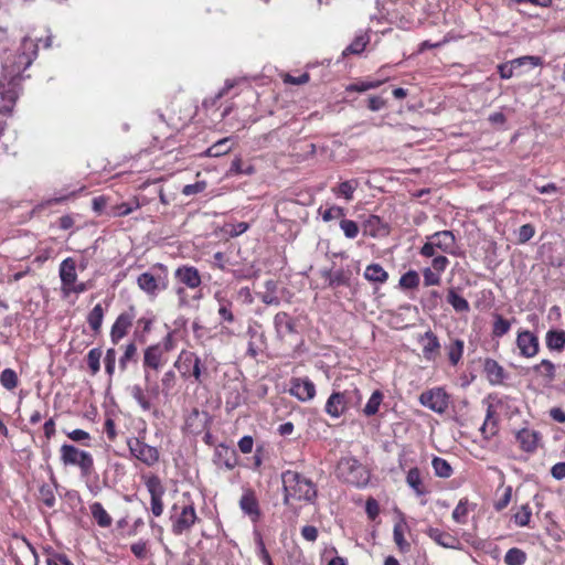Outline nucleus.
I'll list each match as a JSON object with an SVG mask.
<instances>
[{
  "label": "nucleus",
  "mask_w": 565,
  "mask_h": 565,
  "mask_svg": "<svg viewBox=\"0 0 565 565\" xmlns=\"http://www.w3.org/2000/svg\"><path fill=\"white\" fill-rule=\"evenodd\" d=\"M282 483V503L288 508H292V501L315 504L318 499V487L302 473L295 470H285L280 475Z\"/></svg>",
  "instance_id": "f257e3e1"
},
{
  "label": "nucleus",
  "mask_w": 565,
  "mask_h": 565,
  "mask_svg": "<svg viewBox=\"0 0 565 565\" xmlns=\"http://www.w3.org/2000/svg\"><path fill=\"white\" fill-rule=\"evenodd\" d=\"M174 367L184 380L193 377L199 384H201L203 377L207 375V367L204 365L201 358L191 351L183 350L174 362Z\"/></svg>",
  "instance_id": "f03ea898"
},
{
  "label": "nucleus",
  "mask_w": 565,
  "mask_h": 565,
  "mask_svg": "<svg viewBox=\"0 0 565 565\" xmlns=\"http://www.w3.org/2000/svg\"><path fill=\"white\" fill-rule=\"evenodd\" d=\"M61 461L64 466H77L81 477L86 478L94 471V458L90 452L81 450L71 444H63L60 449Z\"/></svg>",
  "instance_id": "7ed1b4c3"
},
{
  "label": "nucleus",
  "mask_w": 565,
  "mask_h": 565,
  "mask_svg": "<svg viewBox=\"0 0 565 565\" xmlns=\"http://www.w3.org/2000/svg\"><path fill=\"white\" fill-rule=\"evenodd\" d=\"M20 75L0 78V115H10L17 104L21 90Z\"/></svg>",
  "instance_id": "20e7f679"
},
{
  "label": "nucleus",
  "mask_w": 565,
  "mask_h": 565,
  "mask_svg": "<svg viewBox=\"0 0 565 565\" xmlns=\"http://www.w3.org/2000/svg\"><path fill=\"white\" fill-rule=\"evenodd\" d=\"M338 475L345 482L363 487L369 481V475L360 461L353 457L341 458L338 462Z\"/></svg>",
  "instance_id": "39448f33"
},
{
  "label": "nucleus",
  "mask_w": 565,
  "mask_h": 565,
  "mask_svg": "<svg viewBox=\"0 0 565 565\" xmlns=\"http://www.w3.org/2000/svg\"><path fill=\"white\" fill-rule=\"evenodd\" d=\"M179 505L174 503L170 515L172 522L171 530L174 535H181L183 532L189 531L198 520L193 504L183 505L180 513H177Z\"/></svg>",
  "instance_id": "423d86ee"
},
{
  "label": "nucleus",
  "mask_w": 565,
  "mask_h": 565,
  "mask_svg": "<svg viewBox=\"0 0 565 565\" xmlns=\"http://www.w3.org/2000/svg\"><path fill=\"white\" fill-rule=\"evenodd\" d=\"M127 446L131 456L148 467H152L159 461L160 452L158 448L146 444L138 437L128 438Z\"/></svg>",
  "instance_id": "0eeeda50"
},
{
  "label": "nucleus",
  "mask_w": 565,
  "mask_h": 565,
  "mask_svg": "<svg viewBox=\"0 0 565 565\" xmlns=\"http://www.w3.org/2000/svg\"><path fill=\"white\" fill-rule=\"evenodd\" d=\"M419 403L437 414H443L448 408L449 395L443 387L431 388L419 395Z\"/></svg>",
  "instance_id": "6e6552de"
},
{
  "label": "nucleus",
  "mask_w": 565,
  "mask_h": 565,
  "mask_svg": "<svg viewBox=\"0 0 565 565\" xmlns=\"http://www.w3.org/2000/svg\"><path fill=\"white\" fill-rule=\"evenodd\" d=\"M274 328L279 340L287 337L298 335L297 319L286 311H279L274 317Z\"/></svg>",
  "instance_id": "1a4fd4ad"
},
{
  "label": "nucleus",
  "mask_w": 565,
  "mask_h": 565,
  "mask_svg": "<svg viewBox=\"0 0 565 565\" xmlns=\"http://www.w3.org/2000/svg\"><path fill=\"white\" fill-rule=\"evenodd\" d=\"M146 487L150 493V505L151 512L154 516H160L163 512L162 497L164 494V488L158 476H151L146 481Z\"/></svg>",
  "instance_id": "9d476101"
},
{
  "label": "nucleus",
  "mask_w": 565,
  "mask_h": 565,
  "mask_svg": "<svg viewBox=\"0 0 565 565\" xmlns=\"http://www.w3.org/2000/svg\"><path fill=\"white\" fill-rule=\"evenodd\" d=\"M136 318L135 308L131 306L127 311L121 312L114 322L110 330V340L117 344L122 339Z\"/></svg>",
  "instance_id": "9b49d317"
},
{
  "label": "nucleus",
  "mask_w": 565,
  "mask_h": 565,
  "mask_svg": "<svg viewBox=\"0 0 565 565\" xmlns=\"http://www.w3.org/2000/svg\"><path fill=\"white\" fill-rule=\"evenodd\" d=\"M515 342L523 358H534L540 351L539 338L529 330H520Z\"/></svg>",
  "instance_id": "f8f14e48"
},
{
  "label": "nucleus",
  "mask_w": 565,
  "mask_h": 565,
  "mask_svg": "<svg viewBox=\"0 0 565 565\" xmlns=\"http://www.w3.org/2000/svg\"><path fill=\"white\" fill-rule=\"evenodd\" d=\"M289 393L301 402H307L316 396V385L309 377L291 380Z\"/></svg>",
  "instance_id": "ddd939ff"
},
{
  "label": "nucleus",
  "mask_w": 565,
  "mask_h": 565,
  "mask_svg": "<svg viewBox=\"0 0 565 565\" xmlns=\"http://www.w3.org/2000/svg\"><path fill=\"white\" fill-rule=\"evenodd\" d=\"M174 278L179 284L190 289L198 288L202 282L199 270L194 266L189 265L179 266L174 270Z\"/></svg>",
  "instance_id": "4468645a"
},
{
  "label": "nucleus",
  "mask_w": 565,
  "mask_h": 565,
  "mask_svg": "<svg viewBox=\"0 0 565 565\" xmlns=\"http://www.w3.org/2000/svg\"><path fill=\"white\" fill-rule=\"evenodd\" d=\"M425 533L436 544H438L445 548H452V550H459V551H461L463 548L460 540L449 532L441 531L438 527H428Z\"/></svg>",
  "instance_id": "2eb2a0df"
},
{
  "label": "nucleus",
  "mask_w": 565,
  "mask_h": 565,
  "mask_svg": "<svg viewBox=\"0 0 565 565\" xmlns=\"http://www.w3.org/2000/svg\"><path fill=\"white\" fill-rule=\"evenodd\" d=\"M238 504L243 513L248 515L252 521L255 522L260 518L259 502L253 489L244 490Z\"/></svg>",
  "instance_id": "dca6fc26"
},
{
  "label": "nucleus",
  "mask_w": 565,
  "mask_h": 565,
  "mask_svg": "<svg viewBox=\"0 0 565 565\" xmlns=\"http://www.w3.org/2000/svg\"><path fill=\"white\" fill-rule=\"evenodd\" d=\"M433 241V245L443 253L456 255V238L451 231H439L428 236Z\"/></svg>",
  "instance_id": "f3484780"
},
{
  "label": "nucleus",
  "mask_w": 565,
  "mask_h": 565,
  "mask_svg": "<svg viewBox=\"0 0 565 565\" xmlns=\"http://www.w3.org/2000/svg\"><path fill=\"white\" fill-rule=\"evenodd\" d=\"M390 232L388 225L377 215H369L363 222V234L371 237H383Z\"/></svg>",
  "instance_id": "a211bd4d"
},
{
  "label": "nucleus",
  "mask_w": 565,
  "mask_h": 565,
  "mask_svg": "<svg viewBox=\"0 0 565 565\" xmlns=\"http://www.w3.org/2000/svg\"><path fill=\"white\" fill-rule=\"evenodd\" d=\"M214 457V461L223 465L227 470H232L238 465L236 450L223 444L216 447Z\"/></svg>",
  "instance_id": "6ab92c4d"
},
{
  "label": "nucleus",
  "mask_w": 565,
  "mask_h": 565,
  "mask_svg": "<svg viewBox=\"0 0 565 565\" xmlns=\"http://www.w3.org/2000/svg\"><path fill=\"white\" fill-rule=\"evenodd\" d=\"M483 371L491 385H500L507 379L504 369L491 358L484 360Z\"/></svg>",
  "instance_id": "aec40b11"
},
{
  "label": "nucleus",
  "mask_w": 565,
  "mask_h": 565,
  "mask_svg": "<svg viewBox=\"0 0 565 565\" xmlns=\"http://www.w3.org/2000/svg\"><path fill=\"white\" fill-rule=\"evenodd\" d=\"M520 448L525 452H534L537 449L540 433L529 428H522L515 434Z\"/></svg>",
  "instance_id": "412c9836"
},
{
  "label": "nucleus",
  "mask_w": 565,
  "mask_h": 565,
  "mask_svg": "<svg viewBox=\"0 0 565 565\" xmlns=\"http://www.w3.org/2000/svg\"><path fill=\"white\" fill-rule=\"evenodd\" d=\"M347 409L345 395L342 392H333L327 399L324 412L332 418H339Z\"/></svg>",
  "instance_id": "4be33fe9"
},
{
  "label": "nucleus",
  "mask_w": 565,
  "mask_h": 565,
  "mask_svg": "<svg viewBox=\"0 0 565 565\" xmlns=\"http://www.w3.org/2000/svg\"><path fill=\"white\" fill-rule=\"evenodd\" d=\"M138 287L148 295L154 296L160 289H166L167 282L157 279L150 273H142L137 278Z\"/></svg>",
  "instance_id": "5701e85b"
},
{
  "label": "nucleus",
  "mask_w": 565,
  "mask_h": 565,
  "mask_svg": "<svg viewBox=\"0 0 565 565\" xmlns=\"http://www.w3.org/2000/svg\"><path fill=\"white\" fill-rule=\"evenodd\" d=\"M419 341H426L423 347L424 359L427 361H434L440 349L438 337L431 330H428L419 338Z\"/></svg>",
  "instance_id": "b1692460"
},
{
  "label": "nucleus",
  "mask_w": 565,
  "mask_h": 565,
  "mask_svg": "<svg viewBox=\"0 0 565 565\" xmlns=\"http://www.w3.org/2000/svg\"><path fill=\"white\" fill-rule=\"evenodd\" d=\"M60 278L63 289L70 288L75 284L77 275L76 264L73 258L67 257L60 264Z\"/></svg>",
  "instance_id": "393cba45"
},
{
  "label": "nucleus",
  "mask_w": 565,
  "mask_h": 565,
  "mask_svg": "<svg viewBox=\"0 0 565 565\" xmlns=\"http://www.w3.org/2000/svg\"><path fill=\"white\" fill-rule=\"evenodd\" d=\"M532 372L543 380L544 385H550L556 377L555 364L547 359H543L539 364H535Z\"/></svg>",
  "instance_id": "a878e982"
},
{
  "label": "nucleus",
  "mask_w": 565,
  "mask_h": 565,
  "mask_svg": "<svg viewBox=\"0 0 565 565\" xmlns=\"http://www.w3.org/2000/svg\"><path fill=\"white\" fill-rule=\"evenodd\" d=\"M163 350L160 344L150 345L143 353V367L159 370L161 366Z\"/></svg>",
  "instance_id": "bb28decb"
},
{
  "label": "nucleus",
  "mask_w": 565,
  "mask_h": 565,
  "mask_svg": "<svg viewBox=\"0 0 565 565\" xmlns=\"http://www.w3.org/2000/svg\"><path fill=\"white\" fill-rule=\"evenodd\" d=\"M545 343L550 351L563 352L565 349V331L551 329L546 332Z\"/></svg>",
  "instance_id": "cd10ccee"
},
{
  "label": "nucleus",
  "mask_w": 565,
  "mask_h": 565,
  "mask_svg": "<svg viewBox=\"0 0 565 565\" xmlns=\"http://www.w3.org/2000/svg\"><path fill=\"white\" fill-rule=\"evenodd\" d=\"M495 411L493 405L487 407L486 419L480 428L484 439L490 440L498 433V420L494 418Z\"/></svg>",
  "instance_id": "c85d7f7f"
},
{
  "label": "nucleus",
  "mask_w": 565,
  "mask_h": 565,
  "mask_svg": "<svg viewBox=\"0 0 565 565\" xmlns=\"http://www.w3.org/2000/svg\"><path fill=\"white\" fill-rule=\"evenodd\" d=\"M255 172L256 169L250 162L243 161L239 157H235L226 172V175H253Z\"/></svg>",
  "instance_id": "c756f323"
},
{
  "label": "nucleus",
  "mask_w": 565,
  "mask_h": 565,
  "mask_svg": "<svg viewBox=\"0 0 565 565\" xmlns=\"http://www.w3.org/2000/svg\"><path fill=\"white\" fill-rule=\"evenodd\" d=\"M406 483L414 490L416 495L422 497L428 493L427 489L423 486L420 471L417 467L411 468L406 476Z\"/></svg>",
  "instance_id": "7c9ffc66"
},
{
  "label": "nucleus",
  "mask_w": 565,
  "mask_h": 565,
  "mask_svg": "<svg viewBox=\"0 0 565 565\" xmlns=\"http://www.w3.org/2000/svg\"><path fill=\"white\" fill-rule=\"evenodd\" d=\"M363 276L366 280L375 284H384L388 279L387 271L380 264L366 266Z\"/></svg>",
  "instance_id": "2f4dec72"
},
{
  "label": "nucleus",
  "mask_w": 565,
  "mask_h": 565,
  "mask_svg": "<svg viewBox=\"0 0 565 565\" xmlns=\"http://www.w3.org/2000/svg\"><path fill=\"white\" fill-rule=\"evenodd\" d=\"M447 302L454 308L456 312L470 311V305L467 299L460 296L456 288H449L447 292Z\"/></svg>",
  "instance_id": "473e14b6"
},
{
  "label": "nucleus",
  "mask_w": 565,
  "mask_h": 565,
  "mask_svg": "<svg viewBox=\"0 0 565 565\" xmlns=\"http://www.w3.org/2000/svg\"><path fill=\"white\" fill-rule=\"evenodd\" d=\"M92 516L97 522V524L102 527H108L111 525V516L107 513V511L104 509L102 503L94 502L89 507Z\"/></svg>",
  "instance_id": "72a5a7b5"
},
{
  "label": "nucleus",
  "mask_w": 565,
  "mask_h": 565,
  "mask_svg": "<svg viewBox=\"0 0 565 565\" xmlns=\"http://www.w3.org/2000/svg\"><path fill=\"white\" fill-rule=\"evenodd\" d=\"M369 42L370 35L367 33H361L356 35L351 44L344 49L342 55L347 56L348 54H361L365 50Z\"/></svg>",
  "instance_id": "f704fd0d"
},
{
  "label": "nucleus",
  "mask_w": 565,
  "mask_h": 565,
  "mask_svg": "<svg viewBox=\"0 0 565 565\" xmlns=\"http://www.w3.org/2000/svg\"><path fill=\"white\" fill-rule=\"evenodd\" d=\"M218 301L217 313L222 322L233 323L235 321L234 315L232 312L233 303L226 298L218 297L216 295Z\"/></svg>",
  "instance_id": "c9c22d12"
},
{
  "label": "nucleus",
  "mask_w": 565,
  "mask_h": 565,
  "mask_svg": "<svg viewBox=\"0 0 565 565\" xmlns=\"http://www.w3.org/2000/svg\"><path fill=\"white\" fill-rule=\"evenodd\" d=\"M104 319V309L100 303H97L87 316V323L95 333L100 331Z\"/></svg>",
  "instance_id": "e433bc0d"
},
{
  "label": "nucleus",
  "mask_w": 565,
  "mask_h": 565,
  "mask_svg": "<svg viewBox=\"0 0 565 565\" xmlns=\"http://www.w3.org/2000/svg\"><path fill=\"white\" fill-rule=\"evenodd\" d=\"M465 343L460 339H455L447 347L448 359L451 365H457L462 358Z\"/></svg>",
  "instance_id": "4c0bfd02"
},
{
  "label": "nucleus",
  "mask_w": 565,
  "mask_h": 565,
  "mask_svg": "<svg viewBox=\"0 0 565 565\" xmlns=\"http://www.w3.org/2000/svg\"><path fill=\"white\" fill-rule=\"evenodd\" d=\"M431 466L435 475L439 478H449L454 472L450 463L441 457H434Z\"/></svg>",
  "instance_id": "58836bf2"
},
{
  "label": "nucleus",
  "mask_w": 565,
  "mask_h": 565,
  "mask_svg": "<svg viewBox=\"0 0 565 565\" xmlns=\"http://www.w3.org/2000/svg\"><path fill=\"white\" fill-rule=\"evenodd\" d=\"M247 333L250 337V340L248 341V347H247V354L250 355L252 358H255L258 355V353L260 351V348H259L257 341L263 343L264 334L250 327L248 328Z\"/></svg>",
  "instance_id": "ea45409f"
},
{
  "label": "nucleus",
  "mask_w": 565,
  "mask_h": 565,
  "mask_svg": "<svg viewBox=\"0 0 565 565\" xmlns=\"http://www.w3.org/2000/svg\"><path fill=\"white\" fill-rule=\"evenodd\" d=\"M358 186H359V181L356 179H351V180L341 182L338 185V189L334 190V192L338 195L343 196L347 201H351L353 199V193Z\"/></svg>",
  "instance_id": "a19ab883"
},
{
  "label": "nucleus",
  "mask_w": 565,
  "mask_h": 565,
  "mask_svg": "<svg viewBox=\"0 0 565 565\" xmlns=\"http://www.w3.org/2000/svg\"><path fill=\"white\" fill-rule=\"evenodd\" d=\"M129 362H137V347L134 342L125 347L124 354L119 359V369L121 372L127 370Z\"/></svg>",
  "instance_id": "79ce46f5"
},
{
  "label": "nucleus",
  "mask_w": 565,
  "mask_h": 565,
  "mask_svg": "<svg viewBox=\"0 0 565 565\" xmlns=\"http://www.w3.org/2000/svg\"><path fill=\"white\" fill-rule=\"evenodd\" d=\"M420 278L416 270L409 269L399 278V286L403 289H415L419 286Z\"/></svg>",
  "instance_id": "37998d69"
},
{
  "label": "nucleus",
  "mask_w": 565,
  "mask_h": 565,
  "mask_svg": "<svg viewBox=\"0 0 565 565\" xmlns=\"http://www.w3.org/2000/svg\"><path fill=\"white\" fill-rule=\"evenodd\" d=\"M231 139L230 138H223L215 143H213L210 148L206 150V156L209 157H220L225 153H227L231 150Z\"/></svg>",
  "instance_id": "c03bdc74"
},
{
  "label": "nucleus",
  "mask_w": 565,
  "mask_h": 565,
  "mask_svg": "<svg viewBox=\"0 0 565 565\" xmlns=\"http://www.w3.org/2000/svg\"><path fill=\"white\" fill-rule=\"evenodd\" d=\"M383 401V393L379 390L374 391L363 408L366 416L375 415L379 412L380 405Z\"/></svg>",
  "instance_id": "a18cd8bd"
},
{
  "label": "nucleus",
  "mask_w": 565,
  "mask_h": 565,
  "mask_svg": "<svg viewBox=\"0 0 565 565\" xmlns=\"http://www.w3.org/2000/svg\"><path fill=\"white\" fill-rule=\"evenodd\" d=\"M526 562V554L518 547L508 550L504 555V563L507 565H523Z\"/></svg>",
  "instance_id": "49530a36"
},
{
  "label": "nucleus",
  "mask_w": 565,
  "mask_h": 565,
  "mask_svg": "<svg viewBox=\"0 0 565 565\" xmlns=\"http://www.w3.org/2000/svg\"><path fill=\"white\" fill-rule=\"evenodd\" d=\"M0 383L8 391L14 390L19 384L17 372L12 369H4L0 374Z\"/></svg>",
  "instance_id": "de8ad7c7"
},
{
  "label": "nucleus",
  "mask_w": 565,
  "mask_h": 565,
  "mask_svg": "<svg viewBox=\"0 0 565 565\" xmlns=\"http://www.w3.org/2000/svg\"><path fill=\"white\" fill-rule=\"evenodd\" d=\"M46 565H74L66 554L58 553L52 547L45 550Z\"/></svg>",
  "instance_id": "09e8293b"
},
{
  "label": "nucleus",
  "mask_w": 565,
  "mask_h": 565,
  "mask_svg": "<svg viewBox=\"0 0 565 565\" xmlns=\"http://www.w3.org/2000/svg\"><path fill=\"white\" fill-rule=\"evenodd\" d=\"M440 299L441 294L438 290H429L422 297L420 303L426 310H436Z\"/></svg>",
  "instance_id": "8fccbe9b"
},
{
  "label": "nucleus",
  "mask_w": 565,
  "mask_h": 565,
  "mask_svg": "<svg viewBox=\"0 0 565 565\" xmlns=\"http://www.w3.org/2000/svg\"><path fill=\"white\" fill-rule=\"evenodd\" d=\"M511 322L503 318L501 315H494V322L492 328V335L494 338H501L509 332Z\"/></svg>",
  "instance_id": "3c124183"
},
{
  "label": "nucleus",
  "mask_w": 565,
  "mask_h": 565,
  "mask_svg": "<svg viewBox=\"0 0 565 565\" xmlns=\"http://www.w3.org/2000/svg\"><path fill=\"white\" fill-rule=\"evenodd\" d=\"M341 286H350V273L345 271L344 269H338L333 271L328 285L330 288H338Z\"/></svg>",
  "instance_id": "603ef678"
},
{
  "label": "nucleus",
  "mask_w": 565,
  "mask_h": 565,
  "mask_svg": "<svg viewBox=\"0 0 565 565\" xmlns=\"http://www.w3.org/2000/svg\"><path fill=\"white\" fill-rule=\"evenodd\" d=\"M468 499L462 498L459 500L457 507L452 511V519L458 524H466L467 523V515H468Z\"/></svg>",
  "instance_id": "864d4df0"
},
{
  "label": "nucleus",
  "mask_w": 565,
  "mask_h": 565,
  "mask_svg": "<svg viewBox=\"0 0 565 565\" xmlns=\"http://www.w3.org/2000/svg\"><path fill=\"white\" fill-rule=\"evenodd\" d=\"M102 354L100 348H94L87 354V364L93 375L97 374L100 370Z\"/></svg>",
  "instance_id": "5fc2aeb1"
},
{
  "label": "nucleus",
  "mask_w": 565,
  "mask_h": 565,
  "mask_svg": "<svg viewBox=\"0 0 565 565\" xmlns=\"http://www.w3.org/2000/svg\"><path fill=\"white\" fill-rule=\"evenodd\" d=\"M393 537H394V542L396 543L399 551H402V552L409 551L411 545L405 540L404 533H403V521H401L394 525Z\"/></svg>",
  "instance_id": "6e6d98bb"
},
{
  "label": "nucleus",
  "mask_w": 565,
  "mask_h": 565,
  "mask_svg": "<svg viewBox=\"0 0 565 565\" xmlns=\"http://www.w3.org/2000/svg\"><path fill=\"white\" fill-rule=\"evenodd\" d=\"M131 396L143 411L147 412L151 409L152 405L150 403V399L145 395L141 386L134 385L131 387Z\"/></svg>",
  "instance_id": "4d7b16f0"
},
{
  "label": "nucleus",
  "mask_w": 565,
  "mask_h": 565,
  "mask_svg": "<svg viewBox=\"0 0 565 565\" xmlns=\"http://www.w3.org/2000/svg\"><path fill=\"white\" fill-rule=\"evenodd\" d=\"M40 499L43 504L47 508H53L55 505L56 499L54 494V490L50 484H42L39 489Z\"/></svg>",
  "instance_id": "13d9d810"
},
{
  "label": "nucleus",
  "mask_w": 565,
  "mask_h": 565,
  "mask_svg": "<svg viewBox=\"0 0 565 565\" xmlns=\"http://www.w3.org/2000/svg\"><path fill=\"white\" fill-rule=\"evenodd\" d=\"M423 277H424V286L430 287V286H439L441 282V274L431 269L430 267H425L423 270Z\"/></svg>",
  "instance_id": "bf43d9fd"
},
{
  "label": "nucleus",
  "mask_w": 565,
  "mask_h": 565,
  "mask_svg": "<svg viewBox=\"0 0 565 565\" xmlns=\"http://www.w3.org/2000/svg\"><path fill=\"white\" fill-rule=\"evenodd\" d=\"M340 228L343 231L344 236L350 239L355 238L360 231L359 225L355 221L348 220L344 217L340 221Z\"/></svg>",
  "instance_id": "052dcab7"
},
{
  "label": "nucleus",
  "mask_w": 565,
  "mask_h": 565,
  "mask_svg": "<svg viewBox=\"0 0 565 565\" xmlns=\"http://www.w3.org/2000/svg\"><path fill=\"white\" fill-rule=\"evenodd\" d=\"M322 220L324 222H330L337 218H343L345 216V210L338 205H332L321 212Z\"/></svg>",
  "instance_id": "680f3d73"
},
{
  "label": "nucleus",
  "mask_w": 565,
  "mask_h": 565,
  "mask_svg": "<svg viewBox=\"0 0 565 565\" xmlns=\"http://www.w3.org/2000/svg\"><path fill=\"white\" fill-rule=\"evenodd\" d=\"M535 235V227L527 223L523 224L518 232V243L525 244Z\"/></svg>",
  "instance_id": "e2e57ef3"
},
{
  "label": "nucleus",
  "mask_w": 565,
  "mask_h": 565,
  "mask_svg": "<svg viewBox=\"0 0 565 565\" xmlns=\"http://www.w3.org/2000/svg\"><path fill=\"white\" fill-rule=\"evenodd\" d=\"M532 512L527 504L522 505L521 510L514 514V522L519 526H526L530 522Z\"/></svg>",
  "instance_id": "0e129e2a"
},
{
  "label": "nucleus",
  "mask_w": 565,
  "mask_h": 565,
  "mask_svg": "<svg viewBox=\"0 0 565 565\" xmlns=\"http://www.w3.org/2000/svg\"><path fill=\"white\" fill-rule=\"evenodd\" d=\"M175 380H177V376H175L174 371H172V370L167 371L163 374V376L161 379V383H162V392L164 395H168L170 393V391L174 387Z\"/></svg>",
  "instance_id": "69168bd1"
},
{
  "label": "nucleus",
  "mask_w": 565,
  "mask_h": 565,
  "mask_svg": "<svg viewBox=\"0 0 565 565\" xmlns=\"http://www.w3.org/2000/svg\"><path fill=\"white\" fill-rule=\"evenodd\" d=\"M116 350L114 348H109L106 351V355L104 359L105 362V371L106 373L111 376L115 372V365H116Z\"/></svg>",
  "instance_id": "338daca9"
},
{
  "label": "nucleus",
  "mask_w": 565,
  "mask_h": 565,
  "mask_svg": "<svg viewBox=\"0 0 565 565\" xmlns=\"http://www.w3.org/2000/svg\"><path fill=\"white\" fill-rule=\"evenodd\" d=\"M207 186V183L205 181H198L192 184H186L182 189V194L185 196H191L198 193L203 192Z\"/></svg>",
  "instance_id": "774afa93"
}]
</instances>
